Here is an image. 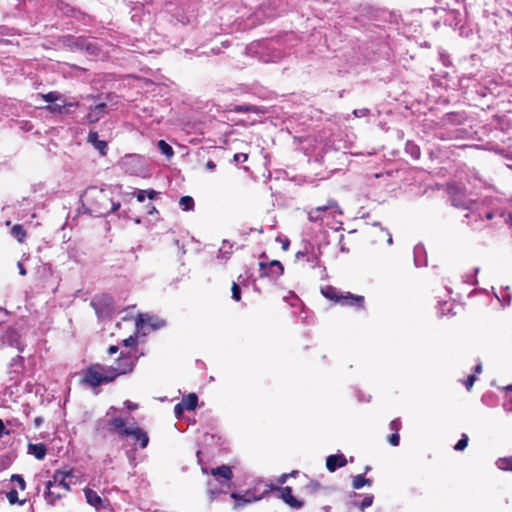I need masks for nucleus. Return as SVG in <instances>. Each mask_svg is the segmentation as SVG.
Returning <instances> with one entry per match:
<instances>
[{"instance_id":"6","label":"nucleus","mask_w":512,"mask_h":512,"mask_svg":"<svg viewBox=\"0 0 512 512\" xmlns=\"http://www.w3.org/2000/svg\"><path fill=\"white\" fill-rule=\"evenodd\" d=\"M165 325L164 321L149 316L139 314L136 319V333L147 335L149 332L159 329Z\"/></svg>"},{"instance_id":"33","label":"nucleus","mask_w":512,"mask_h":512,"mask_svg":"<svg viewBox=\"0 0 512 512\" xmlns=\"http://www.w3.org/2000/svg\"><path fill=\"white\" fill-rule=\"evenodd\" d=\"M231 290H232V298L235 301H240V299H241V291H240L239 286L236 283H233Z\"/></svg>"},{"instance_id":"49","label":"nucleus","mask_w":512,"mask_h":512,"mask_svg":"<svg viewBox=\"0 0 512 512\" xmlns=\"http://www.w3.org/2000/svg\"><path fill=\"white\" fill-rule=\"evenodd\" d=\"M118 351V346L112 345L108 349L109 354H115Z\"/></svg>"},{"instance_id":"14","label":"nucleus","mask_w":512,"mask_h":512,"mask_svg":"<svg viewBox=\"0 0 512 512\" xmlns=\"http://www.w3.org/2000/svg\"><path fill=\"white\" fill-rule=\"evenodd\" d=\"M88 142L94 146L95 149H97L101 155L106 154L107 149V143L103 140H99L97 132H90L88 134Z\"/></svg>"},{"instance_id":"25","label":"nucleus","mask_w":512,"mask_h":512,"mask_svg":"<svg viewBox=\"0 0 512 512\" xmlns=\"http://www.w3.org/2000/svg\"><path fill=\"white\" fill-rule=\"evenodd\" d=\"M322 294L332 300V301H335L337 303V298L341 295L335 288L331 287V286H326L325 288L322 289Z\"/></svg>"},{"instance_id":"16","label":"nucleus","mask_w":512,"mask_h":512,"mask_svg":"<svg viewBox=\"0 0 512 512\" xmlns=\"http://www.w3.org/2000/svg\"><path fill=\"white\" fill-rule=\"evenodd\" d=\"M231 498L236 501L237 505H243L259 500V497H255L251 491H246L243 495L233 492Z\"/></svg>"},{"instance_id":"18","label":"nucleus","mask_w":512,"mask_h":512,"mask_svg":"<svg viewBox=\"0 0 512 512\" xmlns=\"http://www.w3.org/2000/svg\"><path fill=\"white\" fill-rule=\"evenodd\" d=\"M198 398L197 395L194 393H191L185 397H183L182 401L180 402L186 410L191 411L194 410L197 406Z\"/></svg>"},{"instance_id":"57","label":"nucleus","mask_w":512,"mask_h":512,"mask_svg":"<svg viewBox=\"0 0 512 512\" xmlns=\"http://www.w3.org/2000/svg\"><path fill=\"white\" fill-rule=\"evenodd\" d=\"M260 267H261V268H264V267H265V265H264L263 263H260Z\"/></svg>"},{"instance_id":"19","label":"nucleus","mask_w":512,"mask_h":512,"mask_svg":"<svg viewBox=\"0 0 512 512\" xmlns=\"http://www.w3.org/2000/svg\"><path fill=\"white\" fill-rule=\"evenodd\" d=\"M73 106L72 103H66L65 101L62 102V104H58V103H55L53 105H48L46 106L45 108L51 112V113H59V114H62L64 112H66V108L67 107H71Z\"/></svg>"},{"instance_id":"31","label":"nucleus","mask_w":512,"mask_h":512,"mask_svg":"<svg viewBox=\"0 0 512 512\" xmlns=\"http://www.w3.org/2000/svg\"><path fill=\"white\" fill-rule=\"evenodd\" d=\"M91 305L94 308V310H95V312H96V314L98 315L99 318H103V317L106 316V314H107L106 309L100 308L98 301L93 300Z\"/></svg>"},{"instance_id":"34","label":"nucleus","mask_w":512,"mask_h":512,"mask_svg":"<svg viewBox=\"0 0 512 512\" xmlns=\"http://www.w3.org/2000/svg\"><path fill=\"white\" fill-rule=\"evenodd\" d=\"M369 112H370L369 109L362 108V109H355L353 111V114H354L355 117L361 118V117L367 116L369 114Z\"/></svg>"},{"instance_id":"20","label":"nucleus","mask_w":512,"mask_h":512,"mask_svg":"<svg viewBox=\"0 0 512 512\" xmlns=\"http://www.w3.org/2000/svg\"><path fill=\"white\" fill-rule=\"evenodd\" d=\"M269 268H270L269 274L272 276L279 277L284 272V268H283L282 264L277 260L271 261L269 263Z\"/></svg>"},{"instance_id":"5","label":"nucleus","mask_w":512,"mask_h":512,"mask_svg":"<svg viewBox=\"0 0 512 512\" xmlns=\"http://www.w3.org/2000/svg\"><path fill=\"white\" fill-rule=\"evenodd\" d=\"M115 378L109 366L96 364L89 367L84 376V382L91 387H97L104 383H109Z\"/></svg>"},{"instance_id":"46","label":"nucleus","mask_w":512,"mask_h":512,"mask_svg":"<svg viewBox=\"0 0 512 512\" xmlns=\"http://www.w3.org/2000/svg\"><path fill=\"white\" fill-rule=\"evenodd\" d=\"M17 267L19 269V273L21 276H25L27 274L26 269L24 268L22 262H18Z\"/></svg>"},{"instance_id":"29","label":"nucleus","mask_w":512,"mask_h":512,"mask_svg":"<svg viewBox=\"0 0 512 512\" xmlns=\"http://www.w3.org/2000/svg\"><path fill=\"white\" fill-rule=\"evenodd\" d=\"M11 481L16 482L20 490H24L26 488L25 480L21 475L13 474L11 476Z\"/></svg>"},{"instance_id":"9","label":"nucleus","mask_w":512,"mask_h":512,"mask_svg":"<svg viewBox=\"0 0 512 512\" xmlns=\"http://www.w3.org/2000/svg\"><path fill=\"white\" fill-rule=\"evenodd\" d=\"M364 298L362 296L353 295L349 292L342 293L337 298V303L344 306H358L361 307L363 305Z\"/></svg>"},{"instance_id":"26","label":"nucleus","mask_w":512,"mask_h":512,"mask_svg":"<svg viewBox=\"0 0 512 512\" xmlns=\"http://www.w3.org/2000/svg\"><path fill=\"white\" fill-rule=\"evenodd\" d=\"M157 146L161 153L164 154L166 157L171 158L174 155L172 147L164 140H159Z\"/></svg>"},{"instance_id":"11","label":"nucleus","mask_w":512,"mask_h":512,"mask_svg":"<svg viewBox=\"0 0 512 512\" xmlns=\"http://www.w3.org/2000/svg\"><path fill=\"white\" fill-rule=\"evenodd\" d=\"M282 500L294 509H300L303 507V502L296 499L292 494V489L288 486L280 489Z\"/></svg>"},{"instance_id":"32","label":"nucleus","mask_w":512,"mask_h":512,"mask_svg":"<svg viewBox=\"0 0 512 512\" xmlns=\"http://www.w3.org/2000/svg\"><path fill=\"white\" fill-rule=\"evenodd\" d=\"M372 503H373V496L367 495L366 497H364V499L359 504V508L361 511H363L366 508L370 507L372 505Z\"/></svg>"},{"instance_id":"22","label":"nucleus","mask_w":512,"mask_h":512,"mask_svg":"<svg viewBox=\"0 0 512 512\" xmlns=\"http://www.w3.org/2000/svg\"><path fill=\"white\" fill-rule=\"evenodd\" d=\"M11 234L19 241L23 242L26 238V232L23 229L22 225L16 224L11 229Z\"/></svg>"},{"instance_id":"21","label":"nucleus","mask_w":512,"mask_h":512,"mask_svg":"<svg viewBox=\"0 0 512 512\" xmlns=\"http://www.w3.org/2000/svg\"><path fill=\"white\" fill-rule=\"evenodd\" d=\"M496 466L503 471H512V456L499 458Z\"/></svg>"},{"instance_id":"41","label":"nucleus","mask_w":512,"mask_h":512,"mask_svg":"<svg viewBox=\"0 0 512 512\" xmlns=\"http://www.w3.org/2000/svg\"><path fill=\"white\" fill-rule=\"evenodd\" d=\"M9 434L10 431L6 429L4 422L2 421V419H0V438Z\"/></svg>"},{"instance_id":"35","label":"nucleus","mask_w":512,"mask_h":512,"mask_svg":"<svg viewBox=\"0 0 512 512\" xmlns=\"http://www.w3.org/2000/svg\"><path fill=\"white\" fill-rule=\"evenodd\" d=\"M7 499L11 504H14L18 501V493L16 490H11L7 493Z\"/></svg>"},{"instance_id":"13","label":"nucleus","mask_w":512,"mask_h":512,"mask_svg":"<svg viewBox=\"0 0 512 512\" xmlns=\"http://www.w3.org/2000/svg\"><path fill=\"white\" fill-rule=\"evenodd\" d=\"M107 429L110 432L117 431L120 436H125L126 433L123 430H129L125 427V422L122 418H113L107 422Z\"/></svg>"},{"instance_id":"43","label":"nucleus","mask_w":512,"mask_h":512,"mask_svg":"<svg viewBox=\"0 0 512 512\" xmlns=\"http://www.w3.org/2000/svg\"><path fill=\"white\" fill-rule=\"evenodd\" d=\"M277 240L281 242L282 249L284 251L288 250V248H289V240L287 238L281 239L280 237H278Z\"/></svg>"},{"instance_id":"7","label":"nucleus","mask_w":512,"mask_h":512,"mask_svg":"<svg viewBox=\"0 0 512 512\" xmlns=\"http://www.w3.org/2000/svg\"><path fill=\"white\" fill-rule=\"evenodd\" d=\"M136 358L131 355H123L117 359L114 365L109 366L114 378L131 373L135 367Z\"/></svg>"},{"instance_id":"8","label":"nucleus","mask_w":512,"mask_h":512,"mask_svg":"<svg viewBox=\"0 0 512 512\" xmlns=\"http://www.w3.org/2000/svg\"><path fill=\"white\" fill-rule=\"evenodd\" d=\"M87 503L94 507L96 510L106 508L107 501L101 498L94 490L86 488L84 490Z\"/></svg>"},{"instance_id":"42","label":"nucleus","mask_w":512,"mask_h":512,"mask_svg":"<svg viewBox=\"0 0 512 512\" xmlns=\"http://www.w3.org/2000/svg\"><path fill=\"white\" fill-rule=\"evenodd\" d=\"M475 382V376L474 375H470L466 382H465V386L468 390H470L472 387H473V384Z\"/></svg>"},{"instance_id":"1","label":"nucleus","mask_w":512,"mask_h":512,"mask_svg":"<svg viewBox=\"0 0 512 512\" xmlns=\"http://www.w3.org/2000/svg\"><path fill=\"white\" fill-rule=\"evenodd\" d=\"M84 201L90 207L91 212L97 216H105L116 211L120 207L119 202H114L111 193L106 189L91 187L84 194Z\"/></svg>"},{"instance_id":"36","label":"nucleus","mask_w":512,"mask_h":512,"mask_svg":"<svg viewBox=\"0 0 512 512\" xmlns=\"http://www.w3.org/2000/svg\"><path fill=\"white\" fill-rule=\"evenodd\" d=\"M247 159H248V154H246V153H237L233 157V160L236 163L245 162V161H247Z\"/></svg>"},{"instance_id":"51","label":"nucleus","mask_w":512,"mask_h":512,"mask_svg":"<svg viewBox=\"0 0 512 512\" xmlns=\"http://www.w3.org/2000/svg\"><path fill=\"white\" fill-rule=\"evenodd\" d=\"M444 305H445V306H448V307H447V309H446V311H447V312H450V311L452 310V306H453V304H452V303H450V302H444Z\"/></svg>"},{"instance_id":"55","label":"nucleus","mask_w":512,"mask_h":512,"mask_svg":"<svg viewBox=\"0 0 512 512\" xmlns=\"http://www.w3.org/2000/svg\"><path fill=\"white\" fill-rule=\"evenodd\" d=\"M507 390L512 392V385L508 386Z\"/></svg>"},{"instance_id":"30","label":"nucleus","mask_w":512,"mask_h":512,"mask_svg":"<svg viewBox=\"0 0 512 512\" xmlns=\"http://www.w3.org/2000/svg\"><path fill=\"white\" fill-rule=\"evenodd\" d=\"M461 196L462 195L460 193L453 195L452 201H453L454 206L462 207V208H467L468 209L470 207L469 203L468 202H462L460 200Z\"/></svg>"},{"instance_id":"44","label":"nucleus","mask_w":512,"mask_h":512,"mask_svg":"<svg viewBox=\"0 0 512 512\" xmlns=\"http://www.w3.org/2000/svg\"><path fill=\"white\" fill-rule=\"evenodd\" d=\"M136 198L139 202H143L146 198V190H140L138 191Z\"/></svg>"},{"instance_id":"37","label":"nucleus","mask_w":512,"mask_h":512,"mask_svg":"<svg viewBox=\"0 0 512 512\" xmlns=\"http://www.w3.org/2000/svg\"><path fill=\"white\" fill-rule=\"evenodd\" d=\"M389 427L391 430H394L395 433H398V431L401 428V422L399 419H394L390 422Z\"/></svg>"},{"instance_id":"27","label":"nucleus","mask_w":512,"mask_h":512,"mask_svg":"<svg viewBox=\"0 0 512 512\" xmlns=\"http://www.w3.org/2000/svg\"><path fill=\"white\" fill-rule=\"evenodd\" d=\"M41 98L49 103H54L61 100V94L58 92H49L47 94H41Z\"/></svg>"},{"instance_id":"23","label":"nucleus","mask_w":512,"mask_h":512,"mask_svg":"<svg viewBox=\"0 0 512 512\" xmlns=\"http://www.w3.org/2000/svg\"><path fill=\"white\" fill-rule=\"evenodd\" d=\"M365 485L370 486L371 481L369 479H366L363 475H356L353 478L352 486L354 489H361Z\"/></svg>"},{"instance_id":"12","label":"nucleus","mask_w":512,"mask_h":512,"mask_svg":"<svg viewBox=\"0 0 512 512\" xmlns=\"http://www.w3.org/2000/svg\"><path fill=\"white\" fill-rule=\"evenodd\" d=\"M347 461L344 455H330L326 459V467L330 472H334L337 468L344 467Z\"/></svg>"},{"instance_id":"17","label":"nucleus","mask_w":512,"mask_h":512,"mask_svg":"<svg viewBox=\"0 0 512 512\" xmlns=\"http://www.w3.org/2000/svg\"><path fill=\"white\" fill-rule=\"evenodd\" d=\"M106 105L104 103L96 105L87 115L89 122H97L103 115Z\"/></svg>"},{"instance_id":"48","label":"nucleus","mask_w":512,"mask_h":512,"mask_svg":"<svg viewBox=\"0 0 512 512\" xmlns=\"http://www.w3.org/2000/svg\"><path fill=\"white\" fill-rule=\"evenodd\" d=\"M155 195H156V192L154 190L146 191V197H148L149 199H153Z\"/></svg>"},{"instance_id":"40","label":"nucleus","mask_w":512,"mask_h":512,"mask_svg":"<svg viewBox=\"0 0 512 512\" xmlns=\"http://www.w3.org/2000/svg\"><path fill=\"white\" fill-rule=\"evenodd\" d=\"M185 410L186 408H184L181 403L176 404L174 407V412L177 418H180Z\"/></svg>"},{"instance_id":"10","label":"nucleus","mask_w":512,"mask_h":512,"mask_svg":"<svg viewBox=\"0 0 512 512\" xmlns=\"http://www.w3.org/2000/svg\"><path fill=\"white\" fill-rule=\"evenodd\" d=\"M123 432L126 433L125 436H132L135 441H139L141 448H145L148 445L149 437L141 428L132 427L129 430H123Z\"/></svg>"},{"instance_id":"56","label":"nucleus","mask_w":512,"mask_h":512,"mask_svg":"<svg viewBox=\"0 0 512 512\" xmlns=\"http://www.w3.org/2000/svg\"><path fill=\"white\" fill-rule=\"evenodd\" d=\"M35 423H36V425H39V423H40V419H36V420H35Z\"/></svg>"},{"instance_id":"47","label":"nucleus","mask_w":512,"mask_h":512,"mask_svg":"<svg viewBox=\"0 0 512 512\" xmlns=\"http://www.w3.org/2000/svg\"><path fill=\"white\" fill-rule=\"evenodd\" d=\"M206 167H207V169H209V170H214V169L216 168V164H215L213 161H208V162L206 163Z\"/></svg>"},{"instance_id":"53","label":"nucleus","mask_w":512,"mask_h":512,"mask_svg":"<svg viewBox=\"0 0 512 512\" xmlns=\"http://www.w3.org/2000/svg\"><path fill=\"white\" fill-rule=\"evenodd\" d=\"M387 235H388L387 242L389 245H391L392 244V236L389 233Z\"/></svg>"},{"instance_id":"45","label":"nucleus","mask_w":512,"mask_h":512,"mask_svg":"<svg viewBox=\"0 0 512 512\" xmlns=\"http://www.w3.org/2000/svg\"><path fill=\"white\" fill-rule=\"evenodd\" d=\"M124 405H125V407H126L128 410H135V409H137V407H138V405H137V404H135V403H133V402H131V401H125V402H124Z\"/></svg>"},{"instance_id":"15","label":"nucleus","mask_w":512,"mask_h":512,"mask_svg":"<svg viewBox=\"0 0 512 512\" xmlns=\"http://www.w3.org/2000/svg\"><path fill=\"white\" fill-rule=\"evenodd\" d=\"M28 453L33 455L36 459L42 460L46 456L47 449H46V446L42 443H38V444L29 443L28 444Z\"/></svg>"},{"instance_id":"2","label":"nucleus","mask_w":512,"mask_h":512,"mask_svg":"<svg viewBox=\"0 0 512 512\" xmlns=\"http://www.w3.org/2000/svg\"><path fill=\"white\" fill-rule=\"evenodd\" d=\"M76 482L77 478L72 471H55L52 479L48 481L46 486V501L49 504H55L56 501L70 491L71 486L75 485Z\"/></svg>"},{"instance_id":"54","label":"nucleus","mask_w":512,"mask_h":512,"mask_svg":"<svg viewBox=\"0 0 512 512\" xmlns=\"http://www.w3.org/2000/svg\"><path fill=\"white\" fill-rule=\"evenodd\" d=\"M115 410L114 407H110L109 411L107 412V416L110 414V411Z\"/></svg>"},{"instance_id":"3","label":"nucleus","mask_w":512,"mask_h":512,"mask_svg":"<svg viewBox=\"0 0 512 512\" xmlns=\"http://www.w3.org/2000/svg\"><path fill=\"white\" fill-rule=\"evenodd\" d=\"M342 212L338 205L335 202H329L325 206H320L315 209H312L308 213V218L310 221L317 222L320 221L331 228H335V224H340V216Z\"/></svg>"},{"instance_id":"24","label":"nucleus","mask_w":512,"mask_h":512,"mask_svg":"<svg viewBox=\"0 0 512 512\" xmlns=\"http://www.w3.org/2000/svg\"><path fill=\"white\" fill-rule=\"evenodd\" d=\"M179 206L183 211H190L194 207V200L190 196H183L179 200Z\"/></svg>"},{"instance_id":"4","label":"nucleus","mask_w":512,"mask_h":512,"mask_svg":"<svg viewBox=\"0 0 512 512\" xmlns=\"http://www.w3.org/2000/svg\"><path fill=\"white\" fill-rule=\"evenodd\" d=\"M211 474L214 477L213 480L208 483V491L211 497L216 496L219 493L226 492L231 487V479L233 477L232 470L227 465L211 470Z\"/></svg>"},{"instance_id":"50","label":"nucleus","mask_w":512,"mask_h":512,"mask_svg":"<svg viewBox=\"0 0 512 512\" xmlns=\"http://www.w3.org/2000/svg\"><path fill=\"white\" fill-rule=\"evenodd\" d=\"M288 476H289L288 474L281 475L280 478H279V483H281V484L285 483L287 478H288Z\"/></svg>"},{"instance_id":"39","label":"nucleus","mask_w":512,"mask_h":512,"mask_svg":"<svg viewBox=\"0 0 512 512\" xmlns=\"http://www.w3.org/2000/svg\"><path fill=\"white\" fill-rule=\"evenodd\" d=\"M399 440H400V437H399V434L398 433H393L388 441L389 443L392 445V446H398L399 445Z\"/></svg>"},{"instance_id":"52","label":"nucleus","mask_w":512,"mask_h":512,"mask_svg":"<svg viewBox=\"0 0 512 512\" xmlns=\"http://www.w3.org/2000/svg\"><path fill=\"white\" fill-rule=\"evenodd\" d=\"M475 372L476 373H481L482 372V365L481 364H478L475 368Z\"/></svg>"},{"instance_id":"38","label":"nucleus","mask_w":512,"mask_h":512,"mask_svg":"<svg viewBox=\"0 0 512 512\" xmlns=\"http://www.w3.org/2000/svg\"><path fill=\"white\" fill-rule=\"evenodd\" d=\"M123 345L125 347H134L136 345V338L134 336H130L123 340Z\"/></svg>"},{"instance_id":"28","label":"nucleus","mask_w":512,"mask_h":512,"mask_svg":"<svg viewBox=\"0 0 512 512\" xmlns=\"http://www.w3.org/2000/svg\"><path fill=\"white\" fill-rule=\"evenodd\" d=\"M468 445V436L463 434L461 439L456 443L454 449L457 451H463Z\"/></svg>"}]
</instances>
